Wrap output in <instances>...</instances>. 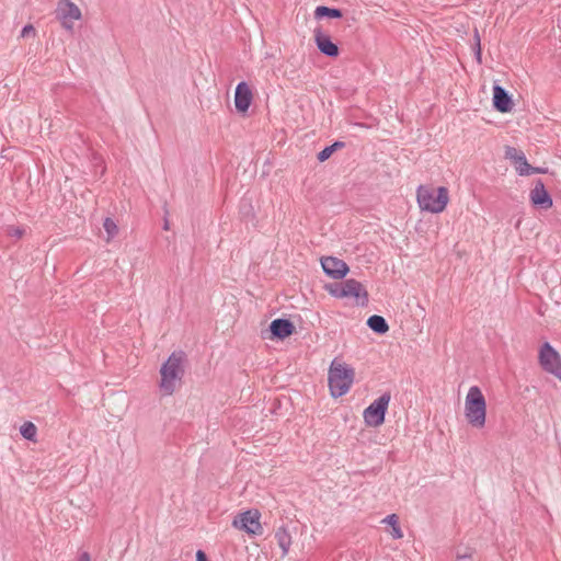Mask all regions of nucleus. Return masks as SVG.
Listing matches in <instances>:
<instances>
[{
  "instance_id": "10",
  "label": "nucleus",
  "mask_w": 561,
  "mask_h": 561,
  "mask_svg": "<svg viewBox=\"0 0 561 561\" xmlns=\"http://www.w3.org/2000/svg\"><path fill=\"white\" fill-rule=\"evenodd\" d=\"M56 13L66 30H72L75 22L82 16L79 7L70 0H59Z\"/></svg>"
},
{
  "instance_id": "27",
  "label": "nucleus",
  "mask_w": 561,
  "mask_h": 561,
  "mask_svg": "<svg viewBox=\"0 0 561 561\" xmlns=\"http://www.w3.org/2000/svg\"><path fill=\"white\" fill-rule=\"evenodd\" d=\"M196 561H208L204 551L198 550L196 552Z\"/></svg>"
},
{
  "instance_id": "25",
  "label": "nucleus",
  "mask_w": 561,
  "mask_h": 561,
  "mask_svg": "<svg viewBox=\"0 0 561 561\" xmlns=\"http://www.w3.org/2000/svg\"><path fill=\"white\" fill-rule=\"evenodd\" d=\"M333 148L328 146L322 151L319 152L318 160L323 162L328 160L333 154Z\"/></svg>"
},
{
  "instance_id": "1",
  "label": "nucleus",
  "mask_w": 561,
  "mask_h": 561,
  "mask_svg": "<svg viewBox=\"0 0 561 561\" xmlns=\"http://www.w3.org/2000/svg\"><path fill=\"white\" fill-rule=\"evenodd\" d=\"M449 201V190L446 186L422 184L416 188V203L421 211L442 214Z\"/></svg>"
},
{
  "instance_id": "6",
  "label": "nucleus",
  "mask_w": 561,
  "mask_h": 561,
  "mask_svg": "<svg viewBox=\"0 0 561 561\" xmlns=\"http://www.w3.org/2000/svg\"><path fill=\"white\" fill-rule=\"evenodd\" d=\"M232 527L250 537L261 536L263 534L261 513L255 508L240 512L233 517Z\"/></svg>"
},
{
  "instance_id": "4",
  "label": "nucleus",
  "mask_w": 561,
  "mask_h": 561,
  "mask_svg": "<svg viewBox=\"0 0 561 561\" xmlns=\"http://www.w3.org/2000/svg\"><path fill=\"white\" fill-rule=\"evenodd\" d=\"M185 355L182 352L172 353L160 368V390L165 396H171L181 383L184 374Z\"/></svg>"
},
{
  "instance_id": "15",
  "label": "nucleus",
  "mask_w": 561,
  "mask_h": 561,
  "mask_svg": "<svg viewBox=\"0 0 561 561\" xmlns=\"http://www.w3.org/2000/svg\"><path fill=\"white\" fill-rule=\"evenodd\" d=\"M530 201L534 205L548 209L552 206V198L541 182H538L530 192Z\"/></svg>"
},
{
  "instance_id": "9",
  "label": "nucleus",
  "mask_w": 561,
  "mask_h": 561,
  "mask_svg": "<svg viewBox=\"0 0 561 561\" xmlns=\"http://www.w3.org/2000/svg\"><path fill=\"white\" fill-rule=\"evenodd\" d=\"M313 42L321 54L336 58L340 55L339 46L332 41L323 25L318 24L312 30Z\"/></svg>"
},
{
  "instance_id": "20",
  "label": "nucleus",
  "mask_w": 561,
  "mask_h": 561,
  "mask_svg": "<svg viewBox=\"0 0 561 561\" xmlns=\"http://www.w3.org/2000/svg\"><path fill=\"white\" fill-rule=\"evenodd\" d=\"M367 325L377 333H386L389 330V325L381 316L374 314L368 318Z\"/></svg>"
},
{
  "instance_id": "16",
  "label": "nucleus",
  "mask_w": 561,
  "mask_h": 561,
  "mask_svg": "<svg viewBox=\"0 0 561 561\" xmlns=\"http://www.w3.org/2000/svg\"><path fill=\"white\" fill-rule=\"evenodd\" d=\"M515 169L517 173L523 176L535 173H545V170L531 167L524 156H518L515 158Z\"/></svg>"
},
{
  "instance_id": "17",
  "label": "nucleus",
  "mask_w": 561,
  "mask_h": 561,
  "mask_svg": "<svg viewBox=\"0 0 561 561\" xmlns=\"http://www.w3.org/2000/svg\"><path fill=\"white\" fill-rule=\"evenodd\" d=\"M313 16L316 20H322L324 18L341 19L343 16V13L340 9L329 8L325 5H318L313 11Z\"/></svg>"
},
{
  "instance_id": "24",
  "label": "nucleus",
  "mask_w": 561,
  "mask_h": 561,
  "mask_svg": "<svg viewBox=\"0 0 561 561\" xmlns=\"http://www.w3.org/2000/svg\"><path fill=\"white\" fill-rule=\"evenodd\" d=\"M36 35L35 27L32 24L25 25L21 31V37H34Z\"/></svg>"
},
{
  "instance_id": "5",
  "label": "nucleus",
  "mask_w": 561,
  "mask_h": 561,
  "mask_svg": "<svg viewBox=\"0 0 561 561\" xmlns=\"http://www.w3.org/2000/svg\"><path fill=\"white\" fill-rule=\"evenodd\" d=\"M324 289L335 298H350L353 299L356 305H366L368 301V293L365 286L354 279L350 278L341 283L328 284Z\"/></svg>"
},
{
  "instance_id": "21",
  "label": "nucleus",
  "mask_w": 561,
  "mask_h": 561,
  "mask_svg": "<svg viewBox=\"0 0 561 561\" xmlns=\"http://www.w3.org/2000/svg\"><path fill=\"white\" fill-rule=\"evenodd\" d=\"M20 433L21 435L31 442H36V435H37V427L33 422H24L20 426Z\"/></svg>"
},
{
  "instance_id": "22",
  "label": "nucleus",
  "mask_w": 561,
  "mask_h": 561,
  "mask_svg": "<svg viewBox=\"0 0 561 561\" xmlns=\"http://www.w3.org/2000/svg\"><path fill=\"white\" fill-rule=\"evenodd\" d=\"M103 227L107 233V241H110L113 237H115L118 231L117 225L111 218H106L104 220Z\"/></svg>"
},
{
  "instance_id": "11",
  "label": "nucleus",
  "mask_w": 561,
  "mask_h": 561,
  "mask_svg": "<svg viewBox=\"0 0 561 561\" xmlns=\"http://www.w3.org/2000/svg\"><path fill=\"white\" fill-rule=\"evenodd\" d=\"M320 262L323 272L333 279H342L350 272L348 265L339 257L323 256Z\"/></svg>"
},
{
  "instance_id": "7",
  "label": "nucleus",
  "mask_w": 561,
  "mask_h": 561,
  "mask_svg": "<svg viewBox=\"0 0 561 561\" xmlns=\"http://www.w3.org/2000/svg\"><path fill=\"white\" fill-rule=\"evenodd\" d=\"M390 402V394L385 393L374 400L363 413L365 424L370 427H378L383 424L385 415Z\"/></svg>"
},
{
  "instance_id": "19",
  "label": "nucleus",
  "mask_w": 561,
  "mask_h": 561,
  "mask_svg": "<svg viewBox=\"0 0 561 561\" xmlns=\"http://www.w3.org/2000/svg\"><path fill=\"white\" fill-rule=\"evenodd\" d=\"M278 546L282 548L283 553L286 554L291 546V535L286 528H279L275 534Z\"/></svg>"
},
{
  "instance_id": "12",
  "label": "nucleus",
  "mask_w": 561,
  "mask_h": 561,
  "mask_svg": "<svg viewBox=\"0 0 561 561\" xmlns=\"http://www.w3.org/2000/svg\"><path fill=\"white\" fill-rule=\"evenodd\" d=\"M253 101V92L247 82H240L234 92V106L238 113L247 114Z\"/></svg>"
},
{
  "instance_id": "13",
  "label": "nucleus",
  "mask_w": 561,
  "mask_h": 561,
  "mask_svg": "<svg viewBox=\"0 0 561 561\" xmlns=\"http://www.w3.org/2000/svg\"><path fill=\"white\" fill-rule=\"evenodd\" d=\"M295 332V325L287 319H275L270 324L268 340H284Z\"/></svg>"
},
{
  "instance_id": "28",
  "label": "nucleus",
  "mask_w": 561,
  "mask_h": 561,
  "mask_svg": "<svg viewBox=\"0 0 561 561\" xmlns=\"http://www.w3.org/2000/svg\"><path fill=\"white\" fill-rule=\"evenodd\" d=\"M330 147H332V148H333V151H335L336 149L343 148V147H344V144H343V142H340V141H336V142H334L333 145H331Z\"/></svg>"
},
{
  "instance_id": "8",
  "label": "nucleus",
  "mask_w": 561,
  "mask_h": 561,
  "mask_svg": "<svg viewBox=\"0 0 561 561\" xmlns=\"http://www.w3.org/2000/svg\"><path fill=\"white\" fill-rule=\"evenodd\" d=\"M538 358L541 368L561 381V355L549 343L540 347Z\"/></svg>"
},
{
  "instance_id": "3",
  "label": "nucleus",
  "mask_w": 561,
  "mask_h": 561,
  "mask_svg": "<svg viewBox=\"0 0 561 561\" xmlns=\"http://www.w3.org/2000/svg\"><path fill=\"white\" fill-rule=\"evenodd\" d=\"M355 380V369L340 359H333L328 370V385L332 398L345 396Z\"/></svg>"
},
{
  "instance_id": "26",
  "label": "nucleus",
  "mask_w": 561,
  "mask_h": 561,
  "mask_svg": "<svg viewBox=\"0 0 561 561\" xmlns=\"http://www.w3.org/2000/svg\"><path fill=\"white\" fill-rule=\"evenodd\" d=\"M76 561H91V556L89 552L84 551L77 558Z\"/></svg>"
},
{
  "instance_id": "23",
  "label": "nucleus",
  "mask_w": 561,
  "mask_h": 561,
  "mask_svg": "<svg viewBox=\"0 0 561 561\" xmlns=\"http://www.w3.org/2000/svg\"><path fill=\"white\" fill-rule=\"evenodd\" d=\"M474 49H476V56L479 64H481V38L479 32L474 31Z\"/></svg>"
},
{
  "instance_id": "2",
  "label": "nucleus",
  "mask_w": 561,
  "mask_h": 561,
  "mask_svg": "<svg viewBox=\"0 0 561 561\" xmlns=\"http://www.w3.org/2000/svg\"><path fill=\"white\" fill-rule=\"evenodd\" d=\"M486 399L478 386H471L465 397L463 415L469 426L482 430L486 424Z\"/></svg>"
},
{
  "instance_id": "14",
  "label": "nucleus",
  "mask_w": 561,
  "mask_h": 561,
  "mask_svg": "<svg viewBox=\"0 0 561 561\" xmlns=\"http://www.w3.org/2000/svg\"><path fill=\"white\" fill-rule=\"evenodd\" d=\"M492 102L494 108L500 113H510L514 106L512 98L501 85L497 84L493 87Z\"/></svg>"
},
{
  "instance_id": "18",
  "label": "nucleus",
  "mask_w": 561,
  "mask_h": 561,
  "mask_svg": "<svg viewBox=\"0 0 561 561\" xmlns=\"http://www.w3.org/2000/svg\"><path fill=\"white\" fill-rule=\"evenodd\" d=\"M383 524H387L391 528V537L393 539H401L403 538V531L399 525V517L397 514H390L387 517L382 519Z\"/></svg>"
}]
</instances>
